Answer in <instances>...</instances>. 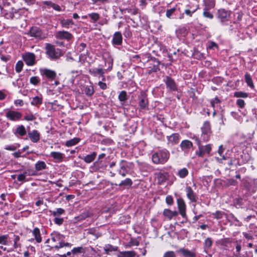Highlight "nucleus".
I'll use <instances>...</instances> for the list:
<instances>
[{
    "mask_svg": "<svg viewBox=\"0 0 257 257\" xmlns=\"http://www.w3.org/2000/svg\"><path fill=\"white\" fill-rule=\"evenodd\" d=\"M187 9L184 11V14H186L187 16L191 17L193 14L196 11V9H193L192 10V6L190 5H187Z\"/></svg>",
    "mask_w": 257,
    "mask_h": 257,
    "instance_id": "nucleus-48",
    "label": "nucleus"
},
{
    "mask_svg": "<svg viewBox=\"0 0 257 257\" xmlns=\"http://www.w3.org/2000/svg\"><path fill=\"white\" fill-rule=\"evenodd\" d=\"M9 237V235L8 234L3 235L0 236V244H3L4 245L8 244V239Z\"/></svg>",
    "mask_w": 257,
    "mask_h": 257,
    "instance_id": "nucleus-62",
    "label": "nucleus"
},
{
    "mask_svg": "<svg viewBox=\"0 0 257 257\" xmlns=\"http://www.w3.org/2000/svg\"><path fill=\"white\" fill-rule=\"evenodd\" d=\"M122 43V36L121 33L120 32H116L113 34L112 44L114 46H120L121 45Z\"/></svg>",
    "mask_w": 257,
    "mask_h": 257,
    "instance_id": "nucleus-19",
    "label": "nucleus"
},
{
    "mask_svg": "<svg viewBox=\"0 0 257 257\" xmlns=\"http://www.w3.org/2000/svg\"><path fill=\"white\" fill-rule=\"evenodd\" d=\"M177 203L180 214L183 218H187L186 214V204L183 199L181 197L178 198Z\"/></svg>",
    "mask_w": 257,
    "mask_h": 257,
    "instance_id": "nucleus-13",
    "label": "nucleus"
},
{
    "mask_svg": "<svg viewBox=\"0 0 257 257\" xmlns=\"http://www.w3.org/2000/svg\"><path fill=\"white\" fill-rule=\"evenodd\" d=\"M33 234L35 236V239L38 243L42 241V237L41 236L40 231L39 228L35 227L32 231Z\"/></svg>",
    "mask_w": 257,
    "mask_h": 257,
    "instance_id": "nucleus-35",
    "label": "nucleus"
},
{
    "mask_svg": "<svg viewBox=\"0 0 257 257\" xmlns=\"http://www.w3.org/2000/svg\"><path fill=\"white\" fill-rule=\"evenodd\" d=\"M27 174V172H24L22 174H20L18 176L17 180L20 182H25L26 181V177Z\"/></svg>",
    "mask_w": 257,
    "mask_h": 257,
    "instance_id": "nucleus-64",
    "label": "nucleus"
},
{
    "mask_svg": "<svg viewBox=\"0 0 257 257\" xmlns=\"http://www.w3.org/2000/svg\"><path fill=\"white\" fill-rule=\"evenodd\" d=\"M244 80H245V81L247 85L249 87H250L252 89L254 88V86L251 77L250 75L247 72H246L245 74Z\"/></svg>",
    "mask_w": 257,
    "mask_h": 257,
    "instance_id": "nucleus-36",
    "label": "nucleus"
},
{
    "mask_svg": "<svg viewBox=\"0 0 257 257\" xmlns=\"http://www.w3.org/2000/svg\"><path fill=\"white\" fill-rule=\"evenodd\" d=\"M151 60L152 62L150 63V65H152V67H149L150 69L149 70V73H151L159 71L161 70L160 68V65L161 64V62L156 58H151Z\"/></svg>",
    "mask_w": 257,
    "mask_h": 257,
    "instance_id": "nucleus-12",
    "label": "nucleus"
},
{
    "mask_svg": "<svg viewBox=\"0 0 257 257\" xmlns=\"http://www.w3.org/2000/svg\"><path fill=\"white\" fill-rule=\"evenodd\" d=\"M170 153L166 149L159 150L152 156L153 162L155 164H164L168 160Z\"/></svg>",
    "mask_w": 257,
    "mask_h": 257,
    "instance_id": "nucleus-1",
    "label": "nucleus"
},
{
    "mask_svg": "<svg viewBox=\"0 0 257 257\" xmlns=\"http://www.w3.org/2000/svg\"><path fill=\"white\" fill-rule=\"evenodd\" d=\"M133 183V182L130 178H126L125 180L121 181V182L118 184L116 183L114 184V185H118L119 186H124L126 187H129L132 185Z\"/></svg>",
    "mask_w": 257,
    "mask_h": 257,
    "instance_id": "nucleus-38",
    "label": "nucleus"
},
{
    "mask_svg": "<svg viewBox=\"0 0 257 257\" xmlns=\"http://www.w3.org/2000/svg\"><path fill=\"white\" fill-rule=\"evenodd\" d=\"M105 70L103 68H93V69H90L89 70V73L94 76H96L98 75H99L100 76H102V74H104Z\"/></svg>",
    "mask_w": 257,
    "mask_h": 257,
    "instance_id": "nucleus-28",
    "label": "nucleus"
},
{
    "mask_svg": "<svg viewBox=\"0 0 257 257\" xmlns=\"http://www.w3.org/2000/svg\"><path fill=\"white\" fill-rule=\"evenodd\" d=\"M85 94L88 96H92L94 93L93 87L92 85L86 86L84 90Z\"/></svg>",
    "mask_w": 257,
    "mask_h": 257,
    "instance_id": "nucleus-49",
    "label": "nucleus"
},
{
    "mask_svg": "<svg viewBox=\"0 0 257 257\" xmlns=\"http://www.w3.org/2000/svg\"><path fill=\"white\" fill-rule=\"evenodd\" d=\"M40 72L43 77H46L49 80H54L57 76L55 71L48 68L40 69Z\"/></svg>",
    "mask_w": 257,
    "mask_h": 257,
    "instance_id": "nucleus-8",
    "label": "nucleus"
},
{
    "mask_svg": "<svg viewBox=\"0 0 257 257\" xmlns=\"http://www.w3.org/2000/svg\"><path fill=\"white\" fill-rule=\"evenodd\" d=\"M181 253L184 257H195L196 253L185 248H181L177 251Z\"/></svg>",
    "mask_w": 257,
    "mask_h": 257,
    "instance_id": "nucleus-24",
    "label": "nucleus"
},
{
    "mask_svg": "<svg viewBox=\"0 0 257 257\" xmlns=\"http://www.w3.org/2000/svg\"><path fill=\"white\" fill-rule=\"evenodd\" d=\"M50 156L58 162H62L65 157L64 154L58 152H52Z\"/></svg>",
    "mask_w": 257,
    "mask_h": 257,
    "instance_id": "nucleus-25",
    "label": "nucleus"
},
{
    "mask_svg": "<svg viewBox=\"0 0 257 257\" xmlns=\"http://www.w3.org/2000/svg\"><path fill=\"white\" fill-rule=\"evenodd\" d=\"M212 133H201V139L203 141L206 142L210 140V136Z\"/></svg>",
    "mask_w": 257,
    "mask_h": 257,
    "instance_id": "nucleus-63",
    "label": "nucleus"
},
{
    "mask_svg": "<svg viewBox=\"0 0 257 257\" xmlns=\"http://www.w3.org/2000/svg\"><path fill=\"white\" fill-rule=\"evenodd\" d=\"M60 24L63 28H68L70 25H74V22L72 19H62L60 20Z\"/></svg>",
    "mask_w": 257,
    "mask_h": 257,
    "instance_id": "nucleus-42",
    "label": "nucleus"
},
{
    "mask_svg": "<svg viewBox=\"0 0 257 257\" xmlns=\"http://www.w3.org/2000/svg\"><path fill=\"white\" fill-rule=\"evenodd\" d=\"M27 134L26 128L23 125H18L16 128L15 134H18L21 137L25 136Z\"/></svg>",
    "mask_w": 257,
    "mask_h": 257,
    "instance_id": "nucleus-30",
    "label": "nucleus"
},
{
    "mask_svg": "<svg viewBox=\"0 0 257 257\" xmlns=\"http://www.w3.org/2000/svg\"><path fill=\"white\" fill-rule=\"evenodd\" d=\"M55 37L60 40H65L70 41L73 38V36L71 33L68 31H59L56 32Z\"/></svg>",
    "mask_w": 257,
    "mask_h": 257,
    "instance_id": "nucleus-11",
    "label": "nucleus"
},
{
    "mask_svg": "<svg viewBox=\"0 0 257 257\" xmlns=\"http://www.w3.org/2000/svg\"><path fill=\"white\" fill-rule=\"evenodd\" d=\"M128 98V96L125 90H122L119 92L118 96V99L119 101L121 102L122 104H124V102L126 101Z\"/></svg>",
    "mask_w": 257,
    "mask_h": 257,
    "instance_id": "nucleus-31",
    "label": "nucleus"
},
{
    "mask_svg": "<svg viewBox=\"0 0 257 257\" xmlns=\"http://www.w3.org/2000/svg\"><path fill=\"white\" fill-rule=\"evenodd\" d=\"M139 106L142 109H146L148 108L149 101L147 94L146 92L142 91L138 96Z\"/></svg>",
    "mask_w": 257,
    "mask_h": 257,
    "instance_id": "nucleus-6",
    "label": "nucleus"
},
{
    "mask_svg": "<svg viewBox=\"0 0 257 257\" xmlns=\"http://www.w3.org/2000/svg\"><path fill=\"white\" fill-rule=\"evenodd\" d=\"M95 229L94 228H90L88 230V233L90 234H92L94 235L96 238H98V237H100L101 236V233L99 232H95Z\"/></svg>",
    "mask_w": 257,
    "mask_h": 257,
    "instance_id": "nucleus-61",
    "label": "nucleus"
},
{
    "mask_svg": "<svg viewBox=\"0 0 257 257\" xmlns=\"http://www.w3.org/2000/svg\"><path fill=\"white\" fill-rule=\"evenodd\" d=\"M43 100L42 97L36 96L33 98L31 104L32 105L36 106L37 105H40L42 103Z\"/></svg>",
    "mask_w": 257,
    "mask_h": 257,
    "instance_id": "nucleus-46",
    "label": "nucleus"
},
{
    "mask_svg": "<svg viewBox=\"0 0 257 257\" xmlns=\"http://www.w3.org/2000/svg\"><path fill=\"white\" fill-rule=\"evenodd\" d=\"M106 155L104 153H102L100 154L98 157L97 161H96L94 163V166L97 169L106 168L107 167V165H103L102 163V161L101 160L102 159L104 158Z\"/></svg>",
    "mask_w": 257,
    "mask_h": 257,
    "instance_id": "nucleus-22",
    "label": "nucleus"
},
{
    "mask_svg": "<svg viewBox=\"0 0 257 257\" xmlns=\"http://www.w3.org/2000/svg\"><path fill=\"white\" fill-rule=\"evenodd\" d=\"M188 174V170L184 168L180 170L178 172V175L181 178H184L186 177Z\"/></svg>",
    "mask_w": 257,
    "mask_h": 257,
    "instance_id": "nucleus-51",
    "label": "nucleus"
},
{
    "mask_svg": "<svg viewBox=\"0 0 257 257\" xmlns=\"http://www.w3.org/2000/svg\"><path fill=\"white\" fill-rule=\"evenodd\" d=\"M156 175L159 184H162L165 182L169 179V177L168 173L163 170H161L159 172L156 173Z\"/></svg>",
    "mask_w": 257,
    "mask_h": 257,
    "instance_id": "nucleus-14",
    "label": "nucleus"
},
{
    "mask_svg": "<svg viewBox=\"0 0 257 257\" xmlns=\"http://www.w3.org/2000/svg\"><path fill=\"white\" fill-rule=\"evenodd\" d=\"M212 240L211 238L207 237L204 241V248H210L212 245Z\"/></svg>",
    "mask_w": 257,
    "mask_h": 257,
    "instance_id": "nucleus-54",
    "label": "nucleus"
},
{
    "mask_svg": "<svg viewBox=\"0 0 257 257\" xmlns=\"http://www.w3.org/2000/svg\"><path fill=\"white\" fill-rule=\"evenodd\" d=\"M96 156V152H93L90 154H88L85 156H84L82 159L83 160V161L86 163H90L95 160Z\"/></svg>",
    "mask_w": 257,
    "mask_h": 257,
    "instance_id": "nucleus-27",
    "label": "nucleus"
},
{
    "mask_svg": "<svg viewBox=\"0 0 257 257\" xmlns=\"http://www.w3.org/2000/svg\"><path fill=\"white\" fill-rule=\"evenodd\" d=\"M211 144H208L204 147L202 146V152L203 153V157L204 156L205 153L207 154H209L210 152L211 151Z\"/></svg>",
    "mask_w": 257,
    "mask_h": 257,
    "instance_id": "nucleus-57",
    "label": "nucleus"
},
{
    "mask_svg": "<svg viewBox=\"0 0 257 257\" xmlns=\"http://www.w3.org/2000/svg\"><path fill=\"white\" fill-rule=\"evenodd\" d=\"M186 195L189 200L192 202H196L198 197L190 186H187L185 189Z\"/></svg>",
    "mask_w": 257,
    "mask_h": 257,
    "instance_id": "nucleus-16",
    "label": "nucleus"
},
{
    "mask_svg": "<svg viewBox=\"0 0 257 257\" xmlns=\"http://www.w3.org/2000/svg\"><path fill=\"white\" fill-rule=\"evenodd\" d=\"M192 56L194 59L198 60H201L205 58L204 54L201 53L196 48L194 49L193 52L192 53Z\"/></svg>",
    "mask_w": 257,
    "mask_h": 257,
    "instance_id": "nucleus-39",
    "label": "nucleus"
},
{
    "mask_svg": "<svg viewBox=\"0 0 257 257\" xmlns=\"http://www.w3.org/2000/svg\"><path fill=\"white\" fill-rule=\"evenodd\" d=\"M28 136L32 142L36 143L40 140V134L37 130L28 131Z\"/></svg>",
    "mask_w": 257,
    "mask_h": 257,
    "instance_id": "nucleus-15",
    "label": "nucleus"
},
{
    "mask_svg": "<svg viewBox=\"0 0 257 257\" xmlns=\"http://www.w3.org/2000/svg\"><path fill=\"white\" fill-rule=\"evenodd\" d=\"M231 12L225 9H220L216 13V18L219 20L222 25H227V22L230 18Z\"/></svg>",
    "mask_w": 257,
    "mask_h": 257,
    "instance_id": "nucleus-4",
    "label": "nucleus"
},
{
    "mask_svg": "<svg viewBox=\"0 0 257 257\" xmlns=\"http://www.w3.org/2000/svg\"><path fill=\"white\" fill-rule=\"evenodd\" d=\"M131 222V216L129 215H123L119 217V222L120 224H127Z\"/></svg>",
    "mask_w": 257,
    "mask_h": 257,
    "instance_id": "nucleus-40",
    "label": "nucleus"
},
{
    "mask_svg": "<svg viewBox=\"0 0 257 257\" xmlns=\"http://www.w3.org/2000/svg\"><path fill=\"white\" fill-rule=\"evenodd\" d=\"M27 34L30 37H34L40 40L43 39L45 38L41 29L36 26L31 27Z\"/></svg>",
    "mask_w": 257,
    "mask_h": 257,
    "instance_id": "nucleus-5",
    "label": "nucleus"
},
{
    "mask_svg": "<svg viewBox=\"0 0 257 257\" xmlns=\"http://www.w3.org/2000/svg\"><path fill=\"white\" fill-rule=\"evenodd\" d=\"M231 242L230 238H224L218 240V243L222 246H226L227 244Z\"/></svg>",
    "mask_w": 257,
    "mask_h": 257,
    "instance_id": "nucleus-60",
    "label": "nucleus"
},
{
    "mask_svg": "<svg viewBox=\"0 0 257 257\" xmlns=\"http://www.w3.org/2000/svg\"><path fill=\"white\" fill-rule=\"evenodd\" d=\"M23 66H24V64L22 61H18L16 65V67H15L16 71L17 73H20V72H21V71L22 70Z\"/></svg>",
    "mask_w": 257,
    "mask_h": 257,
    "instance_id": "nucleus-59",
    "label": "nucleus"
},
{
    "mask_svg": "<svg viewBox=\"0 0 257 257\" xmlns=\"http://www.w3.org/2000/svg\"><path fill=\"white\" fill-rule=\"evenodd\" d=\"M180 147L183 151L188 152L193 147V143L188 140H185L181 142Z\"/></svg>",
    "mask_w": 257,
    "mask_h": 257,
    "instance_id": "nucleus-21",
    "label": "nucleus"
},
{
    "mask_svg": "<svg viewBox=\"0 0 257 257\" xmlns=\"http://www.w3.org/2000/svg\"><path fill=\"white\" fill-rule=\"evenodd\" d=\"M235 97L246 98L248 96V94L242 91H236L233 95Z\"/></svg>",
    "mask_w": 257,
    "mask_h": 257,
    "instance_id": "nucleus-53",
    "label": "nucleus"
},
{
    "mask_svg": "<svg viewBox=\"0 0 257 257\" xmlns=\"http://www.w3.org/2000/svg\"><path fill=\"white\" fill-rule=\"evenodd\" d=\"M136 253L135 251H120V254L117 257H135Z\"/></svg>",
    "mask_w": 257,
    "mask_h": 257,
    "instance_id": "nucleus-37",
    "label": "nucleus"
},
{
    "mask_svg": "<svg viewBox=\"0 0 257 257\" xmlns=\"http://www.w3.org/2000/svg\"><path fill=\"white\" fill-rule=\"evenodd\" d=\"M238 182L235 179L231 178L226 180L225 185L228 187L230 186H236Z\"/></svg>",
    "mask_w": 257,
    "mask_h": 257,
    "instance_id": "nucleus-58",
    "label": "nucleus"
},
{
    "mask_svg": "<svg viewBox=\"0 0 257 257\" xmlns=\"http://www.w3.org/2000/svg\"><path fill=\"white\" fill-rule=\"evenodd\" d=\"M88 16L90 18L93 22H97L100 18V15L96 13L89 14Z\"/></svg>",
    "mask_w": 257,
    "mask_h": 257,
    "instance_id": "nucleus-55",
    "label": "nucleus"
},
{
    "mask_svg": "<svg viewBox=\"0 0 257 257\" xmlns=\"http://www.w3.org/2000/svg\"><path fill=\"white\" fill-rule=\"evenodd\" d=\"M226 215V214L224 212L219 210L216 211L215 212L212 213L211 214L212 217L217 220L222 219L223 216Z\"/></svg>",
    "mask_w": 257,
    "mask_h": 257,
    "instance_id": "nucleus-43",
    "label": "nucleus"
},
{
    "mask_svg": "<svg viewBox=\"0 0 257 257\" xmlns=\"http://www.w3.org/2000/svg\"><path fill=\"white\" fill-rule=\"evenodd\" d=\"M52 237L51 239L54 241H59V244L56 245L51 248H55L56 250H59V248L63 247H71L72 244L68 242H65L63 239L64 236L57 231H53L51 234Z\"/></svg>",
    "mask_w": 257,
    "mask_h": 257,
    "instance_id": "nucleus-2",
    "label": "nucleus"
},
{
    "mask_svg": "<svg viewBox=\"0 0 257 257\" xmlns=\"http://www.w3.org/2000/svg\"><path fill=\"white\" fill-rule=\"evenodd\" d=\"M22 113L19 111L10 110L6 113V117L11 121H18L22 117Z\"/></svg>",
    "mask_w": 257,
    "mask_h": 257,
    "instance_id": "nucleus-9",
    "label": "nucleus"
},
{
    "mask_svg": "<svg viewBox=\"0 0 257 257\" xmlns=\"http://www.w3.org/2000/svg\"><path fill=\"white\" fill-rule=\"evenodd\" d=\"M193 139L195 140L197 145L198 146L199 152H196L197 155L200 157H203V153L202 152V146L201 144V141L200 139L196 136H194Z\"/></svg>",
    "mask_w": 257,
    "mask_h": 257,
    "instance_id": "nucleus-32",
    "label": "nucleus"
},
{
    "mask_svg": "<svg viewBox=\"0 0 257 257\" xmlns=\"http://www.w3.org/2000/svg\"><path fill=\"white\" fill-rule=\"evenodd\" d=\"M177 9L176 7L167 9L166 13V17L169 19H173V16L175 14V12L177 11Z\"/></svg>",
    "mask_w": 257,
    "mask_h": 257,
    "instance_id": "nucleus-44",
    "label": "nucleus"
},
{
    "mask_svg": "<svg viewBox=\"0 0 257 257\" xmlns=\"http://www.w3.org/2000/svg\"><path fill=\"white\" fill-rule=\"evenodd\" d=\"M203 3L204 5V9H207V10L214 8L215 5V2L214 1H209L208 2L204 1Z\"/></svg>",
    "mask_w": 257,
    "mask_h": 257,
    "instance_id": "nucleus-47",
    "label": "nucleus"
},
{
    "mask_svg": "<svg viewBox=\"0 0 257 257\" xmlns=\"http://www.w3.org/2000/svg\"><path fill=\"white\" fill-rule=\"evenodd\" d=\"M45 49L46 54L52 60L58 59L61 55V50L57 49V51H56L55 46L50 43H46Z\"/></svg>",
    "mask_w": 257,
    "mask_h": 257,
    "instance_id": "nucleus-3",
    "label": "nucleus"
},
{
    "mask_svg": "<svg viewBox=\"0 0 257 257\" xmlns=\"http://www.w3.org/2000/svg\"><path fill=\"white\" fill-rule=\"evenodd\" d=\"M164 81L166 85L167 88L171 91H177L178 90V85L174 79L169 76H166Z\"/></svg>",
    "mask_w": 257,
    "mask_h": 257,
    "instance_id": "nucleus-7",
    "label": "nucleus"
},
{
    "mask_svg": "<svg viewBox=\"0 0 257 257\" xmlns=\"http://www.w3.org/2000/svg\"><path fill=\"white\" fill-rule=\"evenodd\" d=\"M0 8L2 11V13L4 14V17L7 19L13 20L15 17V14L18 13V10L15 9L14 8H12L11 9V11L9 12L6 10H4L1 6H0Z\"/></svg>",
    "mask_w": 257,
    "mask_h": 257,
    "instance_id": "nucleus-17",
    "label": "nucleus"
},
{
    "mask_svg": "<svg viewBox=\"0 0 257 257\" xmlns=\"http://www.w3.org/2000/svg\"><path fill=\"white\" fill-rule=\"evenodd\" d=\"M209 10H207V9H203V16L206 18L213 19L214 16L209 12Z\"/></svg>",
    "mask_w": 257,
    "mask_h": 257,
    "instance_id": "nucleus-52",
    "label": "nucleus"
},
{
    "mask_svg": "<svg viewBox=\"0 0 257 257\" xmlns=\"http://www.w3.org/2000/svg\"><path fill=\"white\" fill-rule=\"evenodd\" d=\"M163 214L169 220H171L174 217H176L178 215V212L177 211H172L169 209H165Z\"/></svg>",
    "mask_w": 257,
    "mask_h": 257,
    "instance_id": "nucleus-23",
    "label": "nucleus"
},
{
    "mask_svg": "<svg viewBox=\"0 0 257 257\" xmlns=\"http://www.w3.org/2000/svg\"><path fill=\"white\" fill-rule=\"evenodd\" d=\"M80 139L78 138H74L69 141H67L65 143V146L67 147H71L74 146L79 142Z\"/></svg>",
    "mask_w": 257,
    "mask_h": 257,
    "instance_id": "nucleus-45",
    "label": "nucleus"
},
{
    "mask_svg": "<svg viewBox=\"0 0 257 257\" xmlns=\"http://www.w3.org/2000/svg\"><path fill=\"white\" fill-rule=\"evenodd\" d=\"M49 211L53 216L55 217H58L65 213V210L61 208H57L56 210H49Z\"/></svg>",
    "mask_w": 257,
    "mask_h": 257,
    "instance_id": "nucleus-41",
    "label": "nucleus"
},
{
    "mask_svg": "<svg viewBox=\"0 0 257 257\" xmlns=\"http://www.w3.org/2000/svg\"><path fill=\"white\" fill-rule=\"evenodd\" d=\"M180 135L178 133H174L170 136H167L168 141L173 144H177L180 140Z\"/></svg>",
    "mask_w": 257,
    "mask_h": 257,
    "instance_id": "nucleus-26",
    "label": "nucleus"
},
{
    "mask_svg": "<svg viewBox=\"0 0 257 257\" xmlns=\"http://www.w3.org/2000/svg\"><path fill=\"white\" fill-rule=\"evenodd\" d=\"M118 247H114L111 244H107L104 247L105 252L107 254H109V252L112 251H116L117 250Z\"/></svg>",
    "mask_w": 257,
    "mask_h": 257,
    "instance_id": "nucleus-50",
    "label": "nucleus"
},
{
    "mask_svg": "<svg viewBox=\"0 0 257 257\" xmlns=\"http://www.w3.org/2000/svg\"><path fill=\"white\" fill-rule=\"evenodd\" d=\"M30 82L31 84L34 85H38L40 83V80L37 76H33L31 77L30 79Z\"/></svg>",
    "mask_w": 257,
    "mask_h": 257,
    "instance_id": "nucleus-56",
    "label": "nucleus"
},
{
    "mask_svg": "<svg viewBox=\"0 0 257 257\" xmlns=\"http://www.w3.org/2000/svg\"><path fill=\"white\" fill-rule=\"evenodd\" d=\"M128 168L127 161L122 160L119 162V169L118 173L123 177H125L127 173V168Z\"/></svg>",
    "mask_w": 257,
    "mask_h": 257,
    "instance_id": "nucleus-18",
    "label": "nucleus"
},
{
    "mask_svg": "<svg viewBox=\"0 0 257 257\" xmlns=\"http://www.w3.org/2000/svg\"><path fill=\"white\" fill-rule=\"evenodd\" d=\"M35 168L36 172L40 171L46 169L47 168V166L45 162L39 161L35 164Z\"/></svg>",
    "mask_w": 257,
    "mask_h": 257,
    "instance_id": "nucleus-33",
    "label": "nucleus"
},
{
    "mask_svg": "<svg viewBox=\"0 0 257 257\" xmlns=\"http://www.w3.org/2000/svg\"><path fill=\"white\" fill-rule=\"evenodd\" d=\"M202 133H212L210 122L205 121L201 128Z\"/></svg>",
    "mask_w": 257,
    "mask_h": 257,
    "instance_id": "nucleus-29",
    "label": "nucleus"
},
{
    "mask_svg": "<svg viewBox=\"0 0 257 257\" xmlns=\"http://www.w3.org/2000/svg\"><path fill=\"white\" fill-rule=\"evenodd\" d=\"M93 215V213L89 211H85L81 213L80 215L76 216L74 219L77 221H81L85 220L86 218L88 217H91Z\"/></svg>",
    "mask_w": 257,
    "mask_h": 257,
    "instance_id": "nucleus-20",
    "label": "nucleus"
},
{
    "mask_svg": "<svg viewBox=\"0 0 257 257\" xmlns=\"http://www.w3.org/2000/svg\"><path fill=\"white\" fill-rule=\"evenodd\" d=\"M35 55L31 52H26L23 55V59L28 66H33L36 64Z\"/></svg>",
    "mask_w": 257,
    "mask_h": 257,
    "instance_id": "nucleus-10",
    "label": "nucleus"
},
{
    "mask_svg": "<svg viewBox=\"0 0 257 257\" xmlns=\"http://www.w3.org/2000/svg\"><path fill=\"white\" fill-rule=\"evenodd\" d=\"M176 33L177 37H185L188 34V31L186 27H183L176 30Z\"/></svg>",
    "mask_w": 257,
    "mask_h": 257,
    "instance_id": "nucleus-34",
    "label": "nucleus"
}]
</instances>
